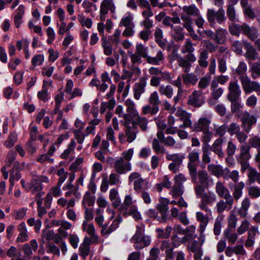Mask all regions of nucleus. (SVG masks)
I'll list each match as a JSON object with an SVG mask.
<instances>
[{
	"instance_id": "obj_30",
	"label": "nucleus",
	"mask_w": 260,
	"mask_h": 260,
	"mask_svg": "<svg viewBox=\"0 0 260 260\" xmlns=\"http://www.w3.org/2000/svg\"><path fill=\"white\" fill-rule=\"evenodd\" d=\"M207 169L211 174L217 177H223V174L224 173V170H222L220 166L215 164L209 165L207 167Z\"/></svg>"
},
{
	"instance_id": "obj_18",
	"label": "nucleus",
	"mask_w": 260,
	"mask_h": 260,
	"mask_svg": "<svg viewBox=\"0 0 260 260\" xmlns=\"http://www.w3.org/2000/svg\"><path fill=\"white\" fill-rule=\"evenodd\" d=\"M250 146L246 143L242 144L240 147V154L237 156V159L242 160H249L251 157L250 154Z\"/></svg>"
},
{
	"instance_id": "obj_61",
	"label": "nucleus",
	"mask_w": 260,
	"mask_h": 260,
	"mask_svg": "<svg viewBox=\"0 0 260 260\" xmlns=\"http://www.w3.org/2000/svg\"><path fill=\"white\" fill-rule=\"evenodd\" d=\"M50 156L48 153L42 155H39L37 159V161L41 163L42 164H45L46 161L50 164H53L54 159L50 157Z\"/></svg>"
},
{
	"instance_id": "obj_8",
	"label": "nucleus",
	"mask_w": 260,
	"mask_h": 260,
	"mask_svg": "<svg viewBox=\"0 0 260 260\" xmlns=\"http://www.w3.org/2000/svg\"><path fill=\"white\" fill-rule=\"evenodd\" d=\"M114 168L118 174H124L132 170V165L129 162L123 160V157H119L114 162Z\"/></svg>"
},
{
	"instance_id": "obj_64",
	"label": "nucleus",
	"mask_w": 260,
	"mask_h": 260,
	"mask_svg": "<svg viewBox=\"0 0 260 260\" xmlns=\"http://www.w3.org/2000/svg\"><path fill=\"white\" fill-rule=\"evenodd\" d=\"M94 204V199L90 196L89 192H86L84 196L82 204L85 206L87 205L88 206H92Z\"/></svg>"
},
{
	"instance_id": "obj_27",
	"label": "nucleus",
	"mask_w": 260,
	"mask_h": 260,
	"mask_svg": "<svg viewBox=\"0 0 260 260\" xmlns=\"http://www.w3.org/2000/svg\"><path fill=\"white\" fill-rule=\"evenodd\" d=\"M245 47L246 49V58L252 60H256L257 58L258 53L253 46L250 44L247 43Z\"/></svg>"
},
{
	"instance_id": "obj_50",
	"label": "nucleus",
	"mask_w": 260,
	"mask_h": 260,
	"mask_svg": "<svg viewBox=\"0 0 260 260\" xmlns=\"http://www.w3.org/2000/svg\"><path fill=\"white\" fill-rule=\"evenodd\" d=\"M147 52L148 47H145L144 45L141 44H137L136 45L135 52L141 56L142 57L146 59L148 56Z\"/></svg>"
},
{
	"instance_id": "obj_44",
	"label": "nucleus",
	"mask_w": 260,
	"mask_h": 260,
	"mask_svg": "<svg viewBox=\"0 0 260 260\" xmlns=\"http://www.w3.org/2000/svg\"><path fill=\"white\" fill-rule=\"evenodd\" d=\"M226 14L230 21L233 22L238 21V19L236 18V10L233 5H228Z\"/></svg>"
},
{
	"instance_id": "obj_17",
	"label": "nucleus",
	"mask_w": 260,
	"mask_h": 260,
	"mask_svg": "<svg viewBox=\"0 0 260 260\" xmlns=\"http://www.w3.org/2000/svg\"><path fill=\"white\" fill-rule=\"evenodd\" d=\"M223 141L222 138H218L214 141L212 146L210 147V150L214 152L220 158H223L224 156L222 148Z\"/></svg>"
},
{
	"instance_id": "obj_1",
	"label": "nucleus",
	"mask_w": 260,
	"mask_h": 260,
	"mask_svg": "<svg viewBox=\"0 0 260 260\" xmlns=\"http://www.w3.org/2000/svg\"><path fill=\"white\" fill-rule=\"evenodd\" d=\"M129 117V115L125 116V122H124L123 125L127 141L128 143H132L135 140L137 134L139 132L138 125L142 131L145 132L147 129L148 121L146 118L141 117L139 114L131 119Z\"/></svg>"
},
{
	"instance_id": "obj_34",
	"label": "nucleus",
	"mask_w": 260,
	"mask_h": 260,
	"mask_svg": "<svg viewBox=\"0 0 260 260\" xmlns=\"http://www.w3.org/2000/svg\"><path fill=\"white\" fill-rule=\"evenodd\" d=\"M182 10L185 13V14L189 16H198L200 14L199 9L194 4L189 6H184L182 8Z\"/></svg>"
},
{
	"instance_id": "obj_48",
	"label": "nucleus",
	"mask_w": 260,
	"mask_h": 260,
	"mask_svg": "<svg viewBox=\"0 0 260 260\" xmlns=\"http://www.w3.org/2000/svg\"><path fill=\"white\" fill-rule=\"evenodd\" d=\"M159 91L161 94L165 95L169 99H171L173 94V89L170 85H167L166 87L164 86H160Z\"/></svg>"
},
{
	"instance_id": "obj_28",
	"label": "nucleus",
	"mask_w": 260,
	"mask_h": 260,
	"mask_svg": "<svg viewBox=\"0 0 260 260\" xmlns=\"http://www.w3.org/2000/svg\"><path fill=\"white\" fill-rule=\"evenodd\" d=\"M196 216L197 220L201 222L199 227V231L201 234H203L208 223V217L207 216H205L200 212H197Z\"/></svg>"
},
{
	"instance_id": "obj_57",
	"label": "nucleus",
	"mask_w": 260,
	"mask_h": 260,
	"mask_svg": "<svg viewBox=\"0 0 260 260\" xmlns=\"http://www.w3.org/2000/svg\"><path fill=\"white\" fill-rule=\"evenodd\" d=\"M211 76L209 74H206L204 77L202 78L199 82V87L201 89H205L209 85L211 81Z\"/></svg>"
},
{
	"instance_id": "obj_6",
	"label": "nucleus",
	"mask_w": 260,
	"mask_h": 260,
	"mask_svg": "<svg viewBox=\"0 0 260 260\" xmlns=\"http://www.w3.org/2000/svg\"><path fill=\"white\" fill-rule=\"evenodd\" d=\"M205 99L202 91L194 90L188 96L187 104L195 108H199L205 103Z\"/></svg>"
},
{
	"instance_id": "obj_25",
	"label": "nucleus",
	"mask_w": 260,
	"mask_h": 260,
	"mask_svg": "<svg viewBox=\"0 0 260 260\" xmlns=\"http://www.w3.org/2000/svg\"><path fill=\"white\" fill-rule=\"evenodd\" d=\"M230 200V201L229 200L230 202H228L229 200H225V202L221 200L217 203L216 207L217 211L218 213H222L226 209L229 210L232 208L234 203V199L233 198H231Z\"/></svg>"
},
{
	"instance_id": "obj_3",
	"label": "nucleus",
	"mask_w": 260,
	"mask_h": 260,
	"mask_svg": "<svg viewBox=\"0 0 260 260\" xmlns=\"http://www.w3.org/2000/svg\"><path fill=\"white\" fill-rule=\"evenodd\" d=\"M200 149H194L189 152L187 156V168L192 182H196L197 179V167L200 161Z\"/></svg>"
},
{
	"instance_id": "obj_59",
	"label": "nucleus",
	"mask_w": 260,
	"mask_h": 260,
	"mask_svg": "<svg viewBox=\"0 0 260 260\" xmlns=\"http://www.w3.org/2000/svg\"><path fill=\"white\" fill-rule=\"evenodd\" d=\"M257 174L258 173L255 169L249 168L247 176L249 184L253 183L256 181Z\"/></svg>"
},
{
	"instance_id": "obj_38",
	"label": "nucleus",
	"mask_w": 260,
	"mask_h": 260,
	"mask_svg": "<svg viewBox=\"0 0 260 260\" xmlns=\"http://www.w3.org/2000/svg\"><path fill=\"white\" fill-rule=\"evenodd\" d=\"M231 103V109L233 113H239L243 108V105L240 99H235L229 100Z\"/></svg>"
},
{
	"instance_id": "obj_10",
	"label": "nucleus",
	"mask_w": 260,
	"mask_h": 260,
	"mask_svg": "<svg viewBox=\"0 0 260 260\" xmlns=\"http://www.w3.org/2000/svg\"><path fill=\"white\" fill-rule=\"evenodd\" d=\"M200 208L201 209L207 211L208 210V205L211 204L216 201V195L211 191H208L204 193L201 197Z\"/></svg>"
},
{
	"instance_id": "obj_37",
	"label": "nucleus",
	"mask_w": 260,
	"mask_h": 260,
	"mask_svg": "<svg viewBox=\"0 0 260 260\" xmlns=\"http://www.w3.org/2000/svg\"><path fill=\"white\" fill-rule=\"evenodd\" d=\"M193 46H196V44H193L189 38L186 39L184 44L182 46L181 52L182 54L187 53V52H194L195 49Z\"/></svg>"
},
{
	"instance_id": "obj_5",
	"label": "nucleus",
	"mask_w": 260,
	"mask_h": 260,
	"mask_svg": "<svg viewBox=\"0 0 260 260\" xmlns=\"http://www.w3.org/2000/svg\"><path fill=\"white\" fill-rule=\"evenodd\" d=\"M169 200L166 198H160L159 199V204L157 205L156 208L161 215L158 219L160 222H166L169 219Z\"/></svg>"
},
{
	"instance_id": "obj_11",
	"label": "nucleus",
	"mask_w": 260,
	"mask_h": 260,
	"mask_svg": "<svg viewBox=\"0 0 260 260\" xmlns=\"http://www.w3.org/2000/svg\"><path fill=\"white\" fill-rule=\"evenodd\" d=\"M147 85L146 78L145 77H141L139 79V82L135 84L133 90L134 96L137 100L140 99L141 95L145 91V87Z\"/></svg>"
},
{
	"instance_id": "obj_52",
	"label": "nucleus",
	"mask_w": 260,
	"mask_h": 260,
	"mask_svg": "<svg viewBox=\"0 0 260 260\" xmlns=\"http://www.w3.org/2000/svg\"><path fill=\"white\" fill-rule=\"evenodd\" d=\"M17 141V134L15 132L11 133L5 142V145L7 148H10L14 145Z\"/></svg>"
},
{
	"instance_id": "obj_15",
	"label": "nucleus",
	"mask_w": 260,
	"mask_h": 260,
	"mask_svg": "<svg viewBox=\"0 0 260 260\" xmlns=\"http://www.w3.org/2000/svg\"><path fill=\"white\" fill-rule=\"evenodd\" d=\"M148 102L153 107V113H157L159 110V106L161 104V102L159 99L157 91H154L151 93L148 99Z\"/></svg>"
},
{
	"instance_id": "obj_32",
	"label": "nucleus",
	"mask_w": 260,
	"mask_h": 260,
	"mask_svg": "<svg viewBox=\"0 0 260 260\" xmlns=\"http://www.w3.org/2000/svg\"><path fill=\"white\" fill-rule=\"evenodd\" d=\"M243 26V23L240 25L238 23H232L229 26V30L231 35L238 37L241 33L242 34Z\"/></svg>"
},
{
	"instance_id": "obj_20",
	"label": "nucleus",
	"mask_w": 260,
	"mask_h": 260,
	"mask_svg": "<svg viewBox=\"0 0 260 260\" xmlns=\"http://www.w3.org/2000/svg\"><path fill=\"white\" fill-rule=\"evenodd\" d=\"M197 176L199 178V184L205 185L206 187H209L210 182L212 181V179L206 171L200 170L198 172H197Z\"/></svg>"
},
{
	"instance_id": "obj_54",
	"label": "nucleus",
	"mask_w": 260,
	"mask_h": 260,
	"mask_svg": "<svg viewBox=\"0 0 260 260\" xmlns=\"http://www.w3.org/2000/svg\"><path fill=\"white\" fill-rule=\"evenodd\" d=\"M247 68L246 64L244 61H240L235 70V73L239 77L245 76V73L247 71Z\"/></svg>"
},
{
	"instance_id": "obj_7",
	"label": "nucleus",
	"mask_w": 260,
	"mask_h": 260,
	"mask_svg": "<svg viewBox=\"0 0 260 260\" xmlns=\"http://www.w3.org/2000/svg\"><path fill=\"white\" fill-rule=\"evenodd\" d=\"M256 118L253 115H250L248 112H244L241 117V126L244 132L249 133L252 126L256 122Z\"/></svg>"
},
{
	"instance_id": "obj_33",
	"label": "nucleus",
	"mask_w": 260,
	"mask_h": 260,
	"mask_svg": "<svg viewBox=\"0 0 260 260\" xmlns=\"http://www.w3.org/2000/svg\"><path fill=\"white\" fill-rule=\"evenodd\" d=\"M224 173L223 174V178L224 179H229L231 178L234 182L236 183L238 182L239 180V172L237 170H234L232 172H230V170L226 168L224 170Z\"/></svg>"
},
{
	"instance_id": "obj_43",
	"label": "nucleus",
	"mask_w": 260,
	"mask_h": 260,
	"mask_svg": "<svg viewBox=\"0 0 260 260\" xmlns=\"http://www.w3.org/2000/svg\"><path fill=\"white\" fill-rule=\"evenodd\" d=\"M177 62L178 66L182 68L184 72H189V69L191 67V64L190 62L188 61L187 60L185 59L183 57H179L177 59Z\"/></svg>"
},
{
	"instance_id": "obj_40",
	"label": "nucleus",
	"mask_w": 260,
	"mask_h": 260,
	"mask_svg": "<svg viewBox=\"0 0 260 260\" xmlns=\"http://www.w3.org/2000/svg\"><path fill=\"white\" fill-rule=\"evenodd\" d=\"M189 229H192L194 231L195 230V227L192 225L190 227H187L185 229H183L182 228L181 225H176L173 231V235H180L182 236L187 235V233L189 232Z\"/></svg>"
},
{
	"instance_id": "obj_39",
	"label": "nucleus",
	"mask_w": 260,
	"mask_h": 260,
	"mask_svg": "<svg viewBox=\"0 0 260 260\" xmlns=\"http://www.w3.org/2000/svg\"><path fill=\"white\" fill-rule=\"evenodd\" d=\"M185 157L183 155L178 153L172 154H167L166 155V158L168 160L173 161V163L180 165L182 164L183 159Z\"/></svg>"
},
{
	"instance_id": "obj_35",
	"label": "nucleus",
	"mask_w": 260,
	"mask_h": 260,
	"mask_svg": "<svg viewBox=\"0 0 260 260\" xmlns=\"http://www.w3.org/2000/svg\"><path fill=\"white\" fill-rule=\"evenodd\" d=\"M209 56L208 52L207 50H202L199 55L198 63L199 66L204 68L207 67L208 65V62L207 61Z\"/></svg>"
},
{
	"instance_id": "obj_55",
	"label": "nucleus",
	"mask_w": 260,
	"mask_h": 260,
	"mask_svg": "<svg viewBox=\"0 0 260 260\" xmlns=\"http://www.w3.org/2000/svg\"><path fill=\"white\" fill-rule=\"evenodd\" d=\"M17 155V153L16 152L11 150L10 151L7 156L6 163V167H10L11 165L16 161V157Z\"/></svg>"
},
{
	"instance_id": "obj_2",
	"label": "nucleus",
	"mask_w": 260,
	"mask_h": 260,
	"mask_svg": "<svg viewBox=\"0 0 260 260\" xmlns=\"http://www.w3.org/2000/svg\"><path fill=\"white\" fill-rule=\"evenodd\" d=\"M214 5L219 7V9L217 12H215L213 9H208L207 10V18L211 26H212L215 23V20L218 24H221L226 19L224 10L222 8L223 0H214Z\"/></svg>"
},
{
	"instance_id": "obj_22",
	"label": "nucleus",
	"mask_w": 260,
	"mask_h": 260,
	"mask_svg": "<svg viewBox=\"0 0 260 260\" xmlns=\"http://www.w3.org/2000/svg\"><path fill=\"white\" fill-rule=\"evenodd\" d=\"M28 186L26 188V190L28 192L29 190H31L33 194L36 193L38 191H41L43 189L42 183L38 179H34L29 183H27Z\"/></svg>"
},
{
	"instance_id": "obj_19",
	"label": "nucleus",
	"mask_w": 260,
	"mask_h": 260,
	"mask_svg": "<svg viewBox=\"0 0 260 260\" xmlns=\"http://www.w3.org/2000/svg\"><path fill=\"white\" fill-rule=\"evenodd\" d=\"M125 105L126 106V111L128 112L127 114H124L123 116L124 121L125 122V116L129 115L130 116V119L132 118L133 117L138 113L137 112L135 108V104L131 99H127L125 101Z\"/></svg>"
},
{
	"instance_id": "obj_41",
	"label": "nucleus",
	"mask_w": 260,
	"mask_h": 260,
	"mask_svg": "<svg viewBox=\"0 0 260 260\" xmlns=\"http://www.w3.org/2000/svg\"><path fill=\"white\" fill-rule=\"evenodd\" d=\"M183 83L185 85L192 84L195 85L198 81L197 77L192 73L183 74L182 75Z\"/></svg>"
},
{
	"instance_id": "obj_12",
	"label": "nucleus",
	"mask_w": 260,
	"mask_h": 260,
	"mask_svg": "<svg viewBox=\"0 0 260 260\" xmlns=\"http://www.w3.org/2000/svg\"><path fill=\"white\" fill-rule=\"evenodd\" d=\"M242 34L248 37L250 40L254 41L258 37L257 28L253 26H250L246 23H243Z\"/></svg>"
},
{
	"instance_id": "obj_31",
	"label": "nucleus",
	"mask_w": 260,
	"mask_h": 260,
	"mask_svg": "<svg viewBox=\"0 0 260 260\" xmlns=\"http://www.w3.org/2000/svg\"><path fill=\"white\" fill-rule=\"evenodd\" d=\"M151 239L148 236H143L139 240L138 243L135 244L134 247L137 250H141L144 247L150 245Z\"/></svg>"
},
{
	"instance_id": "obj_13",
	"label": "nucleus",
	"mask_w": 260,
	"mask_h": 260,
	"mask_svg": "<svg viewBox=\"0 0 260 260\" xmlns=\"http://www.w3.org/2000/svg\"><path fill=\"white\" fill-rule=\"evenodd\" d=\"M211 121L207 118H200L198 122L194 123L191 128L193 131L203 132L209 129Z\"/></svg>"
},
{
	"instance_id": "obj_49",
	"label": "nucleus",
	"mask_w": 260,
	"mask_h": 260,
	"mask_svg": "<svg viewBox=\"0 0 260 260\" xmlns=\"http://www.w3.org/2000/svg\"><path fill=\"white\" fill-rule=\"evenodd\" d=\"M232 230L230 228H226L223 232L224 236L228 239L229 243L232 244L235 243L236 241L238 235L236 233L232 234Z\"/></svg>"
},
{
	"instance_id": "obj_46",
	"label": "nucleus",
	"mask_w": 260,
	"mask_h": 260,
	"mask_svg": "<svg viewBox=\"0 0 260 260\" xmlns=\"http://www.w3.org/2000/svg\"><path fill=\"white\" fill-rule=\"evenodd\" d=\"M202 160L204 164H209L211 161L210 157V150L209 145H203L202 147Z\"/></svg>"
},
{
	"instance_id": "obj_14",
	"label": "nucleus",
	"mask_w": 260,
	"mask_h": 260,
	"mask_svg": "<svg viewBox=\"0 0 260 260\" xmlns=\"http://www.w3.org/2000/svg\"><path fill=\"white\" fill-rule=\"evenodd\" d=\"M215 190L219 197L223 198L225 200H229V202H230L229 199L233 198L232 196L230 194L229 189L223 185L221 182L219 181L216 183Z\"/></svg>"
},
{
	"instance_id": "obj_53",
	"label": "nucleus",
	"mask_w": 260,
	"mask_h": 260,
	"mask_svg": "<svg viewBox=\"0 0 260 260\" xmlns=\"http://www.w3.org/2000/svg\"><path fill=\"white\" fill-rule=\"evenodd\" d=\"M127 215H132L136 220H138L141 218L140 213L138 211L137 207L136 205H131L127 212Z\"/></svg>"
},
{
	"instance_id": "obj_16",
	"label": "nucleus",
	"mask_w": 260,
	"mask_h": 260,
	"mask_svg": "<svg viewBox=\"0 0 260 260\" xmlns=\"http://www.w3.org/2000/svg\"><path fill=\"white\" fill-rule=\"evenodd\" d=\"M154 40L158 45L162 49H165L167 40L163 38L162 30L159 27H157L154 33Z\"/></svg>"
},
{
	"instance_id": "obj_24",
	"label": "nucleus",
	"mask_w": 260,
	"mask_h": 260,
	"mask_svg": "<svg viewBox=\"0 0 260 260\" xmlns=\"http://www.w3.org/2000/svg\"><path fill=\"white\" fill-rule=\"evenodd\" d=\"M172 36L174 40L177 42H182L184 38L183 27L180 26H175L172 29Z\"/></svg>"
},
{
	"instance_id": "obj_63",
	"label": "nucleus",
	"mask_w": 260,
	"mask_h": 260,
	"mask_svg": "<svg viewBox=\"0 0 260 260\" xmlns=\"http://www.w3.org/2000/svg\"><path fill=\"white\" fill-rule=\"evenodd\" d=\"M248 194L252 198H257L260 196V188L257 186H251L248 189Z\"/></svg>"
},
{
	"instance_id": "obj_42",
	"label": "nucleus",
	"mask_w": 260,
	"mask_h": 260,
	"mask_svg": "<svg viewBox=\"0 0 260 260\" xmlns=\"http://www.w3.org/2000/svg\"><path fill=\"white\" fill-rule=\"evenodd\" d=\"M245 186L243 182H240L235 184L233 196L236 200H238L242 195V190Z\"/></svg>"
},
{
	"instance_id": "obj_58",
	"label": "nucleus",
	"mask_w": 260,
	"mask_h": 260,
	"mask_svg": "<svg viewBox=\"0 0 260 260\" xmlns=\"http://www.w3.org/2000/svg\"><path fill=\"white\" fill-rule=\"evenodd\" d=\"M46 86V81H43V85L42 89L38 92V97L39 99L43 101L44 102L48 100V90L44 87Z\"/></svg>"
},
{
	"instance_id": "obj_45",
	"label": "nucleus",
	"mask_w": 260,
	"mask_h": 260,
	"mask_svg": "<svg viewBox=\"0 0 260 260\" xmlns=\"http://www.w3.org/2000/svg\"><path fill=\"white\" fill-rule=\"evenodd\" d=\"M251 76L254 79H256L260 77V63L254 62L251 64L250 69Z\"/></svg>"
},
{
	"instance_id": "obj_23",
	"label": "nucleus",
	"mask_w": 260,
	"mask_h": 260,
	"mask_svg": "<svg viewBox=\"0 0 260 260\" xmlns=\"http://www.w3.org/2000/svg\"><path fill=\"white\" fill-rule=\"evenodd\" d=\"M188 241V236L185 235L182 237L177 235H173L171 237V246L175 248L178 247L181 244H185Z\"/></svg>"
},
{
	"instance_id": "obj_9",
	"label": "nucleus",
	"mask_w": 260,
	"mask_h": 260,
	"mask_svg": "<svg viewBox=\"0 0 260 260\" xmlns=\"http://www.w3.org/2000/svg\"><path fill=\"white\" fill-rule=\"evenodd\" d=\"M229 93L227 95L228 100L240 99L241 90L237 81L230 82L228 86Z\"/></svg>"
},
{
	"instance_id": "obj_62",
	"label": "nucleus",
	"mask_w": 260,
	"mask_h": 260,
	"mask_svg": "<svg viewBox=\"0 0 260 260\" xmlns=\"http://www.w3.org/2000/svg\"><path fill=\"white\" fill-rule=\"evenodd\" d=\"M110 0H103L101 5L100 12L103 14H107L110 8Z\"/></svg>"
},
{
	"instance_id": "obj_60",
	"label": "nucleus",
	"mask_w": 260,
	"mask_h": 260,
	"mask_svg": "<svg viewBox=\"0 0 260 260\" xmlns=\"http://www.w3.org/2000/svg\"><path fill=\"white\" fill-rule=\"evenodd\" d=\"M209 187H205V185L197 184L194 186V189L196 196L198 198H200L206 192V189Z\"/></svg>"
},
{
	"instance_id": "obj_51",
	"label": "nucleus",
	"mask_w": 260,
	"mask_h": 260,
	"mask_svg": "<svg viewBox=\"0 0 260 260\" xmlns=\"http://www.w3.org/2000/svg\"><path fill=\"white\" fill-rule=\"evenodd\" d=\"M144 229L141 226H137L135 234L131 238L130 241L136 244L138 243L139 240L140 238L144 236Z\"/></svg>"
},
{
	"instance_id": "obj_21",
	"label": "nucleus",
	"mask_w": 260,
	"mask_h": 260,
	"mask_svg": "<svg viewBox=\"0 0 260 260\" xmlns=\"http://www.w3.org/2000/svg\"><path fill=\"white\" fill-rule=\"evenodd\" d=\"M165 57L164 53L161 50H158L155 56L152 57L148 55L146 59L147 63L153 65L158 66L160 64L161 62L163 61Z\"/></svg>"
},
{
	"instance_id": "obj_47",
	"label": "nucleus",
	"mask_w": 260,
	"mask_h": 260,
	"mask_svg": "<svg viewBox=\"0 0 260 260\" xmlns=\"http://www.w3.org/2000/svg\"><path fill=\"white\" fill-rule=\"evenodd\" d=\"M152 147L154 152L157 154H164L165 153V148L161 146L160 142L158 139L155 138L152 143Z\"/></svg>"
},
{
	"instance_id": "obj_56",
	"label": "nucleus",
	"mask_w": 260,
	"mask_h": 260,
	"mask_svg": "<svg viewBox=\"0 0 260 260\" xmlns=\"http://www.w3.org/2000/svg\"><path fill=\"white\" fill-rule=\"evenodd\" d=\"M27 224L30 226H34L36 232L38 233L42 225V221L40 219L35 220L34 218H30L27 220Z\"/></svg>"
},
{
	"instance_id": "obj_36",
	"label": "nucleus",
	"mask_w": 260,
	"mask_h": 260,
	"mask_svg": "<svg viewBox=\"0 0 260 260\" xmlns=\"http://www.w3.org/2000/svg\"><path fill=\"white\" fill-rule=\"evenodd\" d=\"M76 145V143L74 139H72L68 145V148L65 149L63 152L61 154L60 157L64 159H67L71 153L74 151Z\"/></svg>"
},
{
	"instance_id": "obj_4",
	"label": "nucleus",
	"mask_w": 260,
	"mask_h": 260,
	"mask_svg": "<svg viewBox=\"0 0 260 260\" xmlns=\"http://www.w3.org/2000/svg\"><path fill=\"white\" fill-rule=\"evenodd\" d=\"M239 78L245 93H250L253 91L260 92V85L256 82L251 81L247 75L239 77Z\"/></svg>"
},
{
	"instance_id": "obj_29",
	"label": "nucleus",
	"mask_w": 260,
	"mask_h": 260,
	"mask_svg": "<svg viewBox=\"0 0 260 260\" xmlns=\"http://www.w3.org/2000/svg\"><path fill=\"white\" fill-rule=\"evenodd\" d=\"M227 35L228 31L226 30V29L222 28L218 29L215 31L214 40L217 44H223L225 40Z\"/></svg>"
},
{
	"instance_id": "obj_26",
	"label": "nucleus",
	"mask_w": 260,
	"mask_h": 260,
	"mask_svg": "<svg viewBox=\"0 0 260 260\" xmlns=\"http://www.w3.org/2000/svg\"><path fill=\"white\" fill-rule=\"evenodd\" d=\"M108 224L105 223L103 226V230H101V234L104 236H108L118 228V221L117 219H114L108 228Z\"/></svg>"
}]
</instances>
